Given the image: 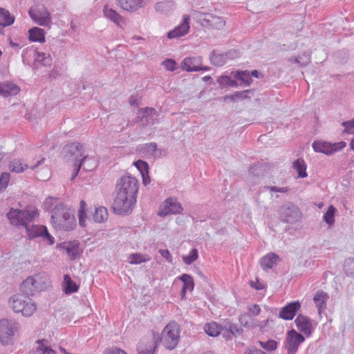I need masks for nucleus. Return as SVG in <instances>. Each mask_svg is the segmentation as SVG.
Returning <instances> with one entry per match:
<instances>
[{"label":"nucleus","instance_id":"a19ab883","mask_svg":"<svg viewBox=\"0 0 354 354\" xmlns=\"http://www.w3.org/2000/svg\"><path fill=\"white\" fill-rule=\"evenodd\" d=\"M310 57L308 53H303L297 57H292L290 59L291 62L297 64L299 66H306L310 62Z\"/></svg>","mask_w":354,"mask_h":354},{"label":"nucleus","instance_id":"7ed1b4c3","mask_svg":"<svg viewBox=\"0 0 354 354\" xmlns=\"http://www.w3.org/2000/svg\"><path fill=\"white\" fill-rule=\"evenodd\" d=\"M49 277L45 272L38 273L27 277L21 284V291L27 296H32L36 292L42 291L47 288Z\"/></svg>","mask_w":354,"mask_h":354},{"label":"nucleus","instance_id":"338daca9","mask_svg":"<svg viewBox=\"0 0 354 354\" xmlns=\"http://www.w3.org/2000/svg\"><path fill=\"white\" fill-rule=\"evenodd\" d=\"M129 102L131 106H137L140 104V99L135 96H131Z\"/></svg>","mask_w":354,"mask_h":354},{"label":"nucleus","instance_id":"f704fd0d","mask_svg":"<svg viewBox=\"0 0 354 354\" xmlns=\"http://www.w3.org/2000/svg\"><path fill=\"white\" fill-rule=\"evenodd\" d=\"M179 279L181 280L183 282V285L181 290V294L185 295L187 290L192 291L194 289V283L193 278L187 274H183L181 276H180Z\"/></svg>","mask_w":354,"mask_h":354},{"label":"nucleus","instance_id":"7c9ffc66","mask_svg":"<svg viewBox=\"0 0 354 354\" xmlns=\"http://www.w3.org/2000/svg\"><path fill=\"white\" fill-rule=\"evenodd\" d=\"M292 168L297 173L298 178H306L307 165L303 158H298L292 162Z\"/></svg>","mask_w":354,"mask_h":354},{"label":"nucleus","instance_id":"a18cd8bd","mask_svg":"<svg viewBox=\"0 0 354 354\" xmlns=\"http://www.w3.org/2000/svg\"><path fill=\"white\" fill-rule=\"evenodd\" d=\"M335 212L336 209L333 205H330L328 208L326 212L324 214V221L329 225H331L334 223Z\"/></svg>","mask_w":354,"mask_h":354},{"label":"nucleus","instance_id":"aec40b11","mask_svg":"<svg viewBox=\"0 0 354 354\" xmlns=\"http://www.w3.org/2000/svg\"><path fill=\"white\" fill-rule=\"evenodd\" d=\"M20 91L19 86L11 81L0 82V95L3 97L16 95Z\"/></svg>","mask_w":354,"mask_h":354},{"label":"nucleus","instance_id":"ea45409f","mask_svg":"<svg viewBox=\"0 0 354 354\" xmlns=\"http://www.w3.org/2000/svg\"><path fill=\"white\" fill-rule=\"evenodd\" d=\"M129 259L131 264H140L141 263L149 261L151 258L147 254L134 253L130 254Z\"/></svg>","mask_w":354,"mask_h":354},{"label":"nucleus","instance_id":"9d476101","mask_svg":"<svg viewBox=\"0 0 354 354\" xmlns=\"http://www.w3.org/2000/svg\"><path fill=\"white\" fill-rule=\"evenodd\" d=\"M24 63H26L28 58L32 57L35 62H39L43 66H50L52 63V57L49 53L39 52L33 47L24 50L21 55Z\"/></svg>","mask_w":354,"mask_h":354},{"label":"nucleus","instance_id":"5701e85b","mask_svg":"<svg viewBox=\"0 0 354 354\" xmlns=\"http://www.w3.org/2000/svg\"><path fill=\"white\" fill-rule=\"evenodd\" d=\"M328 299V294L322 290H319L315 293L313 301L318 309L319 314H321L326 309Z\"/></svg>","mask_w":354,"mask_h":354},{"label":"nucleus","instance_id":"69168bd1","mask_svg":"<svg viewBox=\"0 0 354 354\" xmlns=\"http://www.w3.org/2000/svg\"><path fill=\"white\" fill-rule=\"evenodd\" d=\"M230 77L229 76H221L218 78V83L221 86H227L229 85Z\"/></svg>","mask_w":354,"mask_h":354},{"label":"nucleus","instance_id":"9b49d317","mask_svg":"<svg viewBox=\"0 0 354 354\" xmlns=\"http://www.w3.org/2000/svg\"><path fill=\"white\" fill-rule=\"evenodd\" d=\"M304 341V337L295 329L288 331L285 340V348L287 350V354H295L299 345Z\"/></svg>","mask_w":354,"mask_h":354},{"label":"nucleus","instance_id":"f3484780","mask_svg":"<svg viewBox=\"0 0 354 354\" xmlns=\"http://www.w3.org/2000/svg\"><path fill=\"white\" fill-rule=\"evenodd\" d=\"M189 28V17L183 15V21L174 29L168 32L167 37L174 39L184 36L188 32Z\"/></svg>","mask_w":354,"mask_h":354},{"label":"nucleus","instance_id":"ddd939ff","mask_svg":"<svg viewBox=\"0 0 354 354\" xmlns=\"http://www.w3.org/2000/svg\"><path fill=\"white\" fill-rule=\"evenodd\" d=\"M198 20L205 28L220 30L225 26V20L223 17L209 13H200L198 15Z\"/></svg>","mask_w":354,"mask_h":354},{"label":"nucleus","instance_id":"37998d69","mask_svg":"<svg viewBox=\"0 0 354 354\" xmlns=\"http://www.w3.org/2000/svg\"><path fill=\"white\" fill-rule=\"evenodd\" d=\"M86 160H87V156H84L80 159V162H77L76 168L74 169L73 174L71 176V180H74L75 178V177L77 176L78 172H79L80 169H81V167H82L83 169L86 170V171L92 170L91 167H86L85 166V163H86Z\"/></svg>","mask_w":354,"mask_h":354},{"label":"nucleus","instance_id":"b1692460","mask_svg":"<svg viewBox=\"0 0 354 354\" xmlns=\"http://www.w3.org/2000/svg\"><path fill=\"white\" fill-rule=\"evenodd\" d=\"M26 229V232L28 238L29 239H33L37 237H40L42 232L43 229H44L45 226L39 225L32 223V222H28L27 224L24 226Z\"/></svg>","mask_w":354,"mask_h":354},{"label":"nucleus","instance_id":"2f4dec72","mask_svg":"<svg viewBox=\"0 0 354 354\" xmlns=\"http://www.w3.org/2000/svg\"><path fill=\"white\" fill-rule=\"evenodd\" d=\"M103 13L107 19L118 26H120V24L123 21V18L115 10L109 8L107 6L104 7Z\"/></svg>","mask_w":354,"mask_h":354},{"label":"nucleus","instance_id":"423d86ee","mask_svg":"<svg viewBox=\"0 0 354 354\" xmlns=\"http://www.w3.org/2000/svg\"><path fill=\"white\" fill-rule=\"evenodd\" d=\"M179 337V326L175 322H170L162 330L160 337L157 339L167 349L173 350L178 344Z\"/></svg>","mask_w":354,"mask_h":354},{"label":"nucleus","instance_id":"e433bc0d","mask_svg":"<svg viewBox=\"0 0 354 354\" xmlns=\"http://www.w3.org/2000/svg\"><path fill=\"white\" fill-rule=\"evenodd\" d=\"M235 79L241 80L245 86H250L252 82L251 75L248 71H238L234 74Z\"/></svg>","mask_w":354,"mask_h":354},{"label":"nucleus","instance_id":"72a5a7b5","mask_svg":"<svg viewBox=\"0 0 354 354\" xmlns=\"http://www.w3.org/2000/svg\"><path fill=\"white\" fill-rule=\"evenodd\" d=\"M64 290L66 295L77 292L79 286L71 279L69 275L64 276Z\"/></svg>","mask_w":354,"mask_h":354},{"label":"nucleus","instance_id":"49530a36","mask_svg":"<svg viewBox=\"0 0 354 354\" xmlns=\"http://www.w3.org/2000/svg\"><path fill=\"white\" fill-rule=\"evenodd\" d=\"M86 206V203L84 201H80V207L78 210V217H79V224L82 227H84L86 225V209L85 207Z\"/></svg>","mask_w":354,"mask_h":354},{"label":"nucleus","instance_id":"c9c22d12","mask_svg":"<svg viewBox=\"0 0 354 354\" xmlns=\"http://www.w3.org/2000/svg\"><path fill=\"white\" fill-rule=\"evenodd\" d=\"M138 117H141L142 120L145 119L144 121L145 123H149L151 119H153L154 115H157V113L155 109L147 107L145 109H140L138 112Z\"/></svg>","mask_w":354,"mask_h":354},{"label":"nucleus","instance_id":"dca6fc26","mask_svg":"<svg viewBox=\"0 0 354 354\" xmlns=\"http://www.w3.org/2000/svg\"><path fill=\"white\" fill-rule=\"evenodd\" d=\"M140 153L145 157L160 158L166 155V151L162 149H158L156 142L146 143L140 147Z\"/></svg>","mask_w":354,"mask_h":354},{"label":"nucleus","instance_id":"c85d7f7f","mask_svg":"<svg viewBox=\"0 0 354 354\" xmlns=\"http://www.w3.org/2000/svg\"><path fill=\"white\" fill-rule=\"evenodd\" d=\"M29 40L34 42L45 41V31L38 27H34L28 30Z\"/></svg>","mask_w":354,"mask_h":354},{"label":"nucleus","instance_id":"052dcab7","mask_svg":"<svg viewBox=\"0 0 354 354\" xmlns=\"http://www.w3.org/2000/svg\"><path fill=\"white\" fill-rule=\"evenodd\" d=\"M158 252L168 263H172V256L168 250L160 249L158 250Z\"/></svg>","mask_w":354,"mask_h":354},{"label":"nucleus","instance_id":"774afa93","mask_svg":"<svg viewBox=\"0 0 354 354\" xmlns=\"http://www.w3.org/2000/svg\"><path fill=\"white\" fill-rule=\"evenodd\" d=\"M244 354H268L260 349H249L245 351Z\"/></svg>","mask_w":354,"mask_h":354},{"label":"nucleus","instance_id":"f03ea898","mask_svg":"<svg viewBox=\"0 0 354 354\" xmlns=\"http://www.w3.org/2000/svg\"><path fill=\"white\" fill-rule=\"evenodd\" d=\"M51 222L56 230L70 231L75 226V217L71 215L64 203H57L52 209Z\"/></svg>","mask_w":354,"mask_h":354},{"label":"nucleus","instance_id":"4d7b16f0","mask_svg":"<svg viewBox=\"0 0 354 354\" xmlns=\"http://www.w3.org/2000/svg\"><path fill=\"white\" fill-rule=\"evenodd\" d=\"M162 65L166 70L174 71L176 69V62L173 59H166L162 62Z\"/></svg>","mask_w":354,"mask_h":354},{"label":"nucleus","instance_id":"c03bdc74","mask_svg":"<svg viewBox=\"0 0 354 354\" xmlns=\"http://www.w3.org/2000/svg\"><path fill=\"white\" fill-rule=\"evenodd\" d=\"M0 18L3 19V23L6 26L12 25L15 21V17L11 16L8 10L2 8H0Z\"/></svg>","mask_w":354,"mask_h":354},{"label":"nucleus","instance_id":"13d9d810","mask_svg":"<svg viewBox=\"0 0 354 354\" xmlns=\"http://www.w3.org/2000/svg\"><path fill=\"white\" fill-rule=\"evenodd\" d=\"M265 189L270 190V192L279 193H286L289 190L288 187H279L277 186H266Z\"/></svg>","mask_w":354,"mask_h":354},{"label":"nucleus","instance_id":"79ce46f5","mask_svg":"<svg viewBox=\"0 0 354 354\" xmlns=\"http://www.w3.org/2000/svg\"><path fill=\"white\" fill-rule=\"evenodd\" d=\"M223 326V330H229V332H230L233 336L241 335L243 331V329L241 328L230 322H225Z\"/></svg>","mask_w":354,"mask_h":354},{"label":"nucleus","instance_id":"f8f14e48","mask_svg":"<svg viewBox=\"0 0 354 354\" xmlns=\"http://www.w3.org/2000/svg\"><path fill=\"white\" fill-rule=\"evenodd\" d=\"M312 147L315 152L330 156L344 149L346 147V143L343 141L333 144L324 141H314Z\"/></svg>","mask_w":354,"mask_h":354},{"label":"nucleus","instance_id":"473e14b6","mask_svg":"<svg viewBox=\"0 0 354 354\" xmlns=\"http://www.w3.org/2000/svg\"><path fill=\"white\" fill-rule=\"evenodd\" d=\"M204 330L209 336L216 337L223 331V326L216 322H212L205 324Z\"/></svg>","mask_w":354,"mask_h":354},{"label":"nucleus","instance_id":"3c124183","mask_svg":"<svg viewBox=\"0 0 354 354\" xmlns=\"http://www.w3.org/2000/svg\"><path fill=\"white\" fill-rule=\"evenodd\" d=\"M259 344L263 348H264L268 351H272L275 350L277 346V342L272 339H270V340H268L266 342H259Z\"/></svg>","mask_w":354,"mask_h":354},{"label":"nucleus","instance_id":"6e6552de","mask_svg":"<svg viewBox=\"0 0 354 354\" xmlns=\"http://www.w3.org/2000/svg\"><path fill=\"white\" fill-rule=\"evenodd\" d=\"M302 214L298 207L291 202H286L279 209V219L286 223H295L299 221Z\"/></svg>","mask_w":354,"mask_h":354},{"label":"nucleus","instance_id":"a211bd4d","mask_svg":"<svg viewBox=\"0 0 354 354\" xmlns=\"http://www.w3.org/2000/svg\"><path fill=\"white\" fill-rule=\"evenodd\" d=\"M236 55L237 52L235 50H230L225 54L218 53L215 50H213L209 55V58L213 65L221 66L224 65L228 59H232Z\"/></svg>","mask_w":354,"mask_h":354},{"label":"nucleus","instance_id":"680f3d73","mask_svg":"<svg viewBox=\"0 0 354 354\" xmlns=\"http://www.w3.org/2000/svg\"><path fill=\"white\" fill-rule=\"evenodd\" d=\"M55 351L50 348H39L32 354H55Z\"/></svg>","mask_w":354,"mask_h":354},{"label":"nucleus","instance_id":"bf43d9fd","mask_svg":"<svg viewBox=\"0 0 354 354\" xmlns=\"http://www.w3.org/2000/svg\"><path fill=\"white\" fill-rule=\"evenodd\" d=\"M250 316H257L261 312L260 306L258 304H253L248 307Z\"/></svg>","mask_w":354,"mask_h":354},{"label":"nucleus","instance_id":"bb28decb","mask_svg":"<svg viewBox=\"0 0 354 354\" xmlns=\"http://www.w3.org/2000/svg\"><path fill=\"white\" fill-rule=\"evenodd\" d=\"M143 0H118V5L124 10L136 11L142 6Z\"/></svg>","mask_w":354,"mask_h":354},{"label":"nucleus","instance_id":"2eb2a0df","mask_svg":"<svg viewBox=\"0 0 354 354\" xmlns=\"http://www.w3.org/2000/svg\"><path fill=\"white\" fill-rule=\"evenodd\" d=\"M300 308L301 303L299 301L290 302L281 308L279 313V317L284 320H292Z\"/></svg>","mask_w":354,"mask_h":354},{"label":"nucleus","instance_id":"6e6d98bb","mask_svg":"<svg viewBox=\"0 0 354 354\" xmlns=\"http://www.w3.org/2000/svg\"><path fill=\"white\" fill-rule=\"evenodd\" d=\"M344 270L347 275H354V259L347 261Z\"/></svg>","mask_w":354,"mask_h":354},{"label":"nucleus","instance_id":"39448f33","mask_svg":"<svg viewBox=\"0 0 354 354\" xmlns=\"http://www.w3.org/2000/svg\"><path fill=\"white\" fill-rule=\"evenodd\" d=\"M11 225L16 227H24L28 222H32L39 216L37 209H19L11 208L7 213Z\"/></svg>","mask_w":354,"mask_h":354},{"label":"nucleus","instance_id":"4be33fe9","mask_svg":"<svg viewBox=\"0 0 354 354\" xmlns=\"http://www.w3.org/2000/svg\"><path fill=\"white\" fill-rule=\"evenodd\" d=\"M201 58L200 57H185L181 63L183 70L188 72L199 71L201 69Z\"/></svg>","mask_w":354,"mask_h":354},{"label":"nucleus","instance_id":"5fc2aeb1","mask_svg":"<svg viewBox=\"0 0 354 354\" xmlns=\"http://www.w3.org/2000/svg\"><path fill=\"white\" fill-rule=\"evenodd\" d=\"M40 237H42L43 241L47 242L50 245L55 243L54 237L48 233L47 227L46 226L44 229H43V232Z\"/></svg>","mask_w":354,"mask_h":354},{"label":"nucleus","instance_id":"f257e3e1","mask_svg":"<svg viewBox=\"0 0 354 354\" xmlns=\"http://www.w3.org/2000/svg\"><path fill=\"white\" fill-rule=\"evenodd\" d=\"M138 180L133 176L124 175L119 178L115 186V196L112 208L118 215H129L136 204Z\"/></svg>","mask_w":354,"mask_h":354},{"label":"nucleus","instance_id":"cd10ccee","mask_svg":"<svg viewBox=\"0 0 354 354\" xmlns=\"http://www.w3.org/2000/svg\"><path fill=\"white\" fill-rule=\"evenodd\" d=\"M28 168V165L24 163L22 159L14 158L8 163V169L11 172L20 174Z\"/></svg>","mask_w":354,"mask_h":354},{"label":"nucleus","instance_id":"e2e57ef3","mask_svg":"<svg viewBox=\"0 0 354 354\" xmlns=\"http://www.w3.org/2000/svg\"><path fill=\"white\" fill-rule=\"evenodd\" d=\"M104 354H127V353L120 348L114 347L106 349Z\"/></svg>","mask_w":354,"mask_h":354},{"label":"nucleus","instance_id":"20e7f679","mask_svg":"<svg viewBox=\"0 0 354 354\" xmlns=\"http://www.w3.org/2000/svg\"><path fill=\"white\" fill-rule=\"evenodd\" d=\"M9 305L16 313H21L25 317L32 315L37 310V305L28 296L15 295L9 299Z\"/></svg>","mask_w":354,"mask_h":354},{"label":"nucleus","instance_id":"0e129e2a","mask_svg":"<svg viewBox=\"0 0 354 354\" xmlns=\"http://www.w3.org/2000/svg\"><path fill=\"white\" fill-rule=\"evenodd\" d=\"M250 285L252 288L257 290H261L265 288V285L261 283L258 279L256 281H250Z\"/></svg>","mask_w":354,"mask_h":354},{"label":"nucleus","instance_id":"412c9836","mask_svg":"<svg viewBox=\"0 0 354 354\" xmlns=\"http://www.w3.org/2000/svg\"><path fill=\"white\" fill-rule=\"evenodd\" d=\"M80 243L77 241L62 242L57 245V248L62 250L71 260L75 259L79 250Z\"/></svg>","mask_w":354,"mask_h":354},{"label":"nucleus","instance_id":"1a4fd4ad","mask_svg":"<svg viewBox=\"0 0 354 354\" xmlns=\"http://www.w3.org/2000/svg\"><path fill=\"white\" fill-rule=\"evenodd\" d=\"M28 14L32 21L41 26L50 27L52 24L50 13L44 5L31 7Z\"/></svg>","mask_w":354,"mask_h":354},{"label":"nucleus","instance_id":"4c0bfd02","mask_svg":"<svg viewBox=\"0 0 354 354\" xmlns=\"http://www.w3.org/2000/svg\"><path fill=\"white\" fill-rule=\"evenodd\" d=\"M239 321L241 324L246 328H252L257 327L256 321L250 318L248 313H244L239 315Z\"/></svg>","mask_w":354,"mask_h":354},{"label":"nucleus","instance_id":"09e8293b","mask_svg":"<svg viewBox=\"0 0 354 354\" xmlns=\"http://www.w3.org/2000/svg\"><path fill=\"white\" fill-rule=\"evenodd\" d=\"M133 165L139 170L141 176L144 174H148L149 173V165L145 161L139 160L133 162Z\"/></svg>","mask_w":354,"mask_h":354},{"label":"nucleus","instance_id":"58836bf2","mask_svg":"<svg viewBox=\"0 0 354 354\" xmlns=\"http://www.w3.org/2000/svg\"><path fill=\"white\" fill-rule=\"evenodd\" d=\"M108 218V212L104 207H99L95 208V212L93 215V219L95 222L102 223Z\"/></svg>","mask_w":354,"mask_h":354},{"label":"nucleus","instance_id":"4468645a","mask_svg":"<svg viewBox=\"0 0 354 354\" xmlns=\"http://www.w3.org/2000/svg\"><path fill=\"white\" fill-rule=\"evenodd\" d=\"M183 211L181 204L174 198H168L161 204L158 214L165 216L169 214H180Z\"/></svg>","mask_w":354,"mask_h":354},{"label":"nucleus","instance_id":"8fccbe9b","mask_svg":"<svg viewBox=\"0 0 354 354\" xmlns=\"http://www.w3.org/2000/svg\"><path fill=\"white\" fill-rule=\"evenodd\" d=\"M158 339H156L153 342H151L149 348H143L141 346L138 348L139 354H154V351L156 348Z\"/></svg>","mask_w":354,"mask_h":354},{"label":"nucleus","instance_id":"6ab92c4d","mask_svg":"<svg viewBox=\"0 0 354 354\" xmlns=\"http://www.w3.org/2000/svg\"><path fill=\"white\" fill-rule=\"evenodd\" d=\"M298 330L303 333L306 337L312 333L313 325L311 320L306 316L299 314L295 320Z\"/></svg>","mask_w":354,"mask_h":354},{"label":"nucleus","instance_id":"de8ad7c7","mask_svg":"<svg viewBox=\"0 0 354 354\" xmlns=\"http://www.w3.org/2000/svg\"><path fill=\"white\" fill-rule=\"evenodd\" d=\"M198 250L196 248H193L190 250L188 255L183 257V261L185 264L191 265L198 259Z\"/></svg>","mask_w":354,"mask_h":354},{"label":"nucleus","instance_id":"393cba45","mask_svg":"<svg viewBox=\"0 0 354 354\" xmlns=\"http://www.w3.org/2000/svg\"><path fill=\"white\" fill-rule=\"evenodd\" d=\"M279 261V257L275 253L270 252L261 259V266L263 270L272 268Z\"/></svg>","mask_w":354,"mask_h":354},{"label":"nucleus","instance_id":"0eeeda50","mask_svg":"<svg viewBox=\"0 0 354 354\" xmlns=\"http://www.w3.org/2000/svg\"><path fill=\"white\" fill-rule=\"evenodd\" d=\"M20 324L14 319H0V342L3 346L8 345L15 333L19 330Z\"/></svg>","mask_w":354,"mask_h":354},{"label":"nucleus","instance_id":"c756f323","mask_svg":"<svg viewBox=\"0 0 354 354\" xmlns=\"http://www.w3.org/2000/svg\"><path fill=\"white\" fill-rule=\"evenodd\" d=\"M174 9V3L172 1H160L155 5L156 11L160 14L169 15Z\"/></svg>","mask_w":354,"mask_h":354},{"label":"nucleus","instance_id":"a878e982","mask_svg":"<svg viewBox=\"0 0 354 354\" xmlns=\"http://www.w3.org/2000/svg\"><path fill=\"white\" fill-rule=\"evenodd\" d=\"M66 153L71 156H75V162H80V160H78V156H83L84 147L80 142H73L67 145L64 148Z\"/></svg>","mask_w":354,"mask_h":354},{"label":"nucleus","instance_id":"864d4df0","mask_svg":"<svg viewBox=\"0 0 354 354\" xmlns=\"http://www.w3.org/2000/svg\"><path fill=\"white\" fill-rule=\"evenodd\" d=\"M342 125L344 127V133L350 134L354 133V118L348 121L343 122Z\"/></svg>","mask_w":354,"mask_h":354},{"label":"nucleus","instance_id":"603ef678","mask_svg":"<svg viewBox=\"0 0 354 354\" xmlns=\"http://www.w3.org/2000/svg\"><path fill=\"white\" fill-rule=\"evenodd\" d=\"M10 174L8 172H3L0 176V191L8 187Z\"/></svg>","mask_w":354,"mask_h":354}]
</instances>
